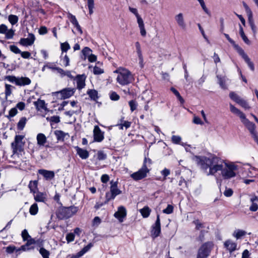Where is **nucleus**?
I'll use <instances>...</instances> for the list:
<instances>
[{
	"label": "nucleus",
	"mask_w": 258,
	"mask_h": 258,
	"mask_svg": "<svg viewBox=\"0 0 258 258\" xmlns=\"http://www.w3.org/2000/svg\"><path fill=\"white\" fill-rule=\"evenodd\" d=\"M37 144L39 146H44L47 142L45 135L42 133H39L36 136Z\"/></svg>",
	"instance_id": "nucleus-21"
},
{
	"label": "nucleus",
	"mask_w": 258,
	"mask_h": 258,
	"mask_svg": "<svg viewBox=\"0 0 258 258\" xmlns=\"http://www.w3.org/2000/svg\"><path fill=\"white\" fill-rule=\"evenodd\" d=\"M241 122L249 131L252 138L258 144V133L256 131V126L253 122L250 121L246 117L243 119Z\"/></svg>",
	"instance_id": "nucleus-6"
},
{
	"label": "nucleus",
	"mask_w": 258,
	"mask_h": 258,
	"mask_svg": "<svg viewBox=\"0 0 258 258\" xmlns=\"http://www.w3.org/2000/svg\"><path fill=\"white\" fill-rule=\"evenodd\" d=\"M76 149L77 153L82 159H86L89 157V152L86 150L83 149L79 147H76Z\"/></svg>",
	"instance_id": "nucleus-24"
},
{
	"label": "nucleus",
	"mask_w": 258,
	"mask_h": 258,
	"mask_svg": "<svg viewBox=\"0 0 258 258\" xmlns=\"http://www.w3.org/2000/svg\"><path fill=\"white\" fill-rule=\"evenodd\" d=\"M193 223L196 225V229L200 230L201 228H204V224L201 223L199 220H196L193 221Z\"/></svg>",
	"instance_id": "nucleus-59"
},
{
	"label": "nucleus",
	"mask_w": 258,
	"mask_h": 258,
	"mask_svg": "<svg viewBox=\"0 0 258 258\" xmlns=\"http://www.w3.org/2000/svg\"><path fill=\"white\" fill-rule=\"evenodd\" d=\"M31 81L30 79L27 77H18L17 81V86H25L29 85Z\"/></svg>",
	"instance_id": "nucleus-25"
},
{
	"label": "nucleus",
	"mask_w": 258,
	"mask_h": 258,
	"mask_svg": "<svg viewBox=\"0 0 258 258\" xmlns=\"http://www.w3.org/2000/svg\"><path fill=\"white\" fill-rule=\"evenodd\" d=\"M38 173L42 175L46 180H51L54 177L55 173L53 171L47 170L45 169H39Z\"/></svg>",
	"instance_id": "nucleus-17"
},
{
	"label": "nucleus",
	"mask_w": 258,
	"mask_h": 258,
	"mask_svg": "<svg viewBox=\"0 0 258 258\" xmlns=\"http://www.w3.org/2000/svg\"><path fill=\"white\" fill-rule=\"evenodd\" d=\"M234 48L237 50L238 53L241 56L245 62L247 63L250 69L253 71L254 70V66L253 63L251 61L248 56L245 53L244 50L238 45L236 44L234 41L233 43H231Z\"/></svg>",
	"instance_id": "nucleus-7"
},
{
	"label": "nucleus",
	"mask_w": 258,
	"mask_h": 258,
	"mask_svg": "<svg viewBox=\"0 0 258 258\" xmlns=\"http://www.w3.org/2000/svg\"><path fill=\"white\" fill-rule=\"evenodd\" d=\"M34 199L37 202L45 203L47 200V196L46 192H42L39 191L33 194Z\"/></svg>",
	"instance_id": "nucleus-14"
},
{
	"label": "nucleus",
	"mask_w": 258,
	"mask_h": 258,
	"mask_svg": "<svg viewBox=\"0 0 258 258\" xmlns=\"http://www.w3.org/2000/svg\"><path fill=\"white\" fill-rule=\"evenodd\" d=\"M171 141L173 144H179L181 141V138L179 136L173 135L171 137Z\"/></svg>",
	"instance_id": "nucleus-48"
},
{
	"label": "nucleus",
	"mask_w": 258,
	"mask_h": 258,
	"mask_svg": "<svg viewBox=\"0 0 258 258\" xmlns=\"http://www.w3.org/2000/svg\"><path fill=\"white\" fill-rule=\"evenodd\" d=\"M21 235L24 241H26L29 238H30V236L26 229L23 230Z\"/></svg>",
	"instance_id": "nucleus-60"
},
{
	"label": "nucleus",
	"mask_w": 258,
	"mask_h": 258,
	"mask_svg": "<svg viewBox=\"0 0 258 258\" xmlns=\"http://www.w3.org/2000/svg\"><path fill=\"white\" fill-rule=\"evenodd\" d=\"M38 211V205L36 203H34L32 204L30 209H29V212L30 214L32 215H35L37 214Z\"/></svg>",
	"instance_id": "nucleus-37"
},
{
	"label": "nucleus",
	"mask_w": 258,
	"mask_h": 258,
	"mask_svg": "<svg viewBox=\"0 0 258 258\" xmlns=\"http://www.w3.org/2000/svg\"><path fill=\"white\" fill-rule=\"evenodd\" d=\"M192 159L205 171L209 169L207 175H213L218 171H221L224 179H229L236 176L235 171L237 169V166L233 163H225L224 167L222 161L216 156H195Z\"/></svg>",
	"instance_id": "nucleus-1"
},
{
	"label": "nucleus",
	"mask_w": 258,
	"mask_h": 258,
	"mask_svg": "<svg viewBox=\"0 0 258 258\" xmlns=\"http://www.w3.org/2000/svg\"><path fill=\"white\" fill-rule=\"evenodd\" d=\"M85 76L84 75H78L75 79L77 88L79 90L83 88L85 86Z\"/></svg>",
	"instance_id": "nucleus-20"
},
{
	"label": "nucleus",
	"mask_w": 258,
	"mask_h": 258,
	"mask_svg": "<svg viewBox=\"0 0 258 258\" xmlns=\"http://www.w3.org/2000/svg\"><path fill=\"white\" fill-rule=\"evenodd\" d=\"M213 246V244L211 242H207L203 244L198 250L197 258H207L210 255Z\"/></svg>",
	"instance_id": "nucleus-5"
},
{
	"label": "nucleus",
	"mask_w": 258,
	"mask_h": 258,
	"mask_svg": "<svg viewBox=\"0 0 258 258\" xmlns=\"http://www.w3.org/2000/svg\"><path fill=\"white\" fill-rule=\"evenodd\" d=\"M106 157V155L103 151H100L97 153V159L99 160H105Z\"/></svg>",
	"instance_id": "nucleus-55"
},
{
	"label": "nucleus",
	"mask_w": 258,
	"mask_h": 258,
	"mask_svg": "<svg viewBox=\"0 0 258 258\" xmlns=\"http://www.w3.org/2000/svg\"><path fill=\"white\" fill-rule=\"evenodd\" d=\"M239 34H240L241 37L242 38V40L246 44L250 45V41L248 39V38L246 37V36L245 35L242 26H241V25H240V24L239 25Z\"/></svg>",
	"instance_id": "nucleus-30"
},
{
	"label": "nucleus",
	"mask_w": 258,
	"mask_h": 258,
	"mask_svg": "<svg viewBox=\"0 0 258 258\" xmlns=\"http://www.w3.org/2000/svg\"><path fill=\"white\" fill-rule=\"evenodd\" d=\"M87 94L93 100H96L98 99V92L95 90H89L87 91Z\"/></svg>",
	"instance_id": "nucleus-33"
},
{
	"label": "nucleus",
	"mask_w": 258,
	"mask_h": 258,
	"mask_svg": "<svg viewBox=\"0 0 258 258\" xmlns=\"http://www.w3.org/2000/svg\"><path fill=\"white\" fill-rule=\"evenodd\" d=\"M78 211V208L72 206L68 208H61L59 209L56 212L57 217L60 220L71 217Z\"/></svg>",
	"instance_id": "nucleus-4"
},
{
	"label": "nucleus",
	"mask_w": 258,
	"mask_h": 258,
	"mask_svg": "<svg viewBox=\"0 0 258 258\" xmlns=\"http://www.w3.org/2000/svg\"><path fill=\"white\" fill-rule=\"evenodd\" d=\"M197 1L199 2L201 7L202 8V9L204 11V12L206 14L210 15V13L208 9L207 8V7L206 6L204 1V0H197Z\"/></svg>",
	"instance_id": "nucleus-53"
},
{
	"label": "nucleus",
	"mask_w": 258,
	"mask_h": 258,
	"mask_svg": "<svg viewBox=\"0 0 258 258\" xmlns=\"http://www.w3.org/2000/svg\"><path fill=\"white\" fill-rule=\"evenodd\" d=\"M229 108H230V111L232 113H233V114H234L239 117V118L241 120V121L246 117V116L244 113H243L238 108L235 107L231 103L229 104Z\"/></svg>",
	"instance_id": "nucleus-16"
},
{
	"label": "nucleus",
	"mask_w": 258,
	"mask_h": 258,
	"mask_svg": "<svg viewBox=\"0 0 258 258\" xmlns=\"http://www.w3.org/2000/svg\"><path fill=\"white\" fill-rule=\"evenodd\" d=\"M224 246L230 252H232L236 250L237 244L231 240H228L225 242Z\"/></svg>",
	"instance_id": "nucleus-23"
},
{
	"label": "nucleus",
	"mask_w": 258,
	"mask_h": 258,
	"mask_svg": "<svg viewBox=\"0 0 258 258\" xmlns=\"http://www.w3.org/2000/svg\"><path fill=\"white\" fill-rule=\"evenodd\" d=\"M12 88L14 87L12 85L7 84H5V94L6 98L12 94Z\"/></svg>",
	"instance_id": "nucleus-44"
},
{
	"label": "nucleus",
	"mask_w": 258,
	"mask_h": 258,
	"mask_svg": "<svg viewBox=\"0 0 258 258\" xmlns=\"http://www.w3.org/2000/svg\"><path fill=\"white\" fill-rule=\"evenodd\" d=\"M24 136L22 135H16L15 137V141L11 144V147L14 154L18 151H21L25 143L23 141Z\"/></svg>",
	"instance_id": "nucleus-9"
},
{
	"label": "nucleus",
	"mask_w": 258,
	"mask_h": 258,
	"mask_svg": "<svg viewBox=\"0 0 258 258\" xmlns=\"http://www.w3.org/2000/svg\"><path fill=\"white\" fill-rule=\"evenodd\" d=\"M151 163L152 161L150 159L145 158L142 168L138 171L132 174L131 177L135 180H139L146 177L147 173L150 171L148 167H150Z\"/></svg>",
	"instance_id": "nucleus-3"
},
{
	"label": "nucleus",
	"mask_w": 258,
	"mask_h": 258,
	"mask_svg": "<svg viewBox=\"0 0 258 258\" xmlns=\"http://www.w3.org/2000/svg\"><path fill=\"white\" fill-rule=\"evenodd\" d=\"M151 212V209L148 206H145L140 210V212L144 218H147L149 216Z\"/></svg>",
	"instance_id": "nucleus-32"
},
{
	"label": "nucleus",
	"mask_w": 258,
	"mask_h": 258,
	"mask_svg": "<svg viewBox=\"0 0 258 258\" xmlns=\"http://www.w3.org/2000/svg\"><path fill=\"white\" fill-rule=\"evenodd\" d=\"M57 93L60 94L62 99L69 98L73 95L74 90L71 88H66L58 92Z\"/></svg>",
	"instance_id": "nucleus-18"
},
{
	"label": "nucleus",
	"mask_w": 258,
	"mask_h": 258,
	"mask_svg": "<svg viewBox=\"0 0 258 258\" xmlns=\"http://www.w3.org/2000/svg\"><path fill=\"white\" fill-rule=\"evenodd\" d=\"M8 20L10 23L14 25L16 24L18 21V17L14 15H10L9 16Z\"/></svg>",
	"instance_id": "nucleus-42"
},
{
	"label": "nucleus",
	"mask_w": 258,
	"mask_h": 258,
	"mask_svg": "<svg viewBox=\"0 0 258 258\" xmlns=\"http://www.w3.org/2000/svg\"><path fill=\"white\" fill-rule=\"evenodd\" d=\"M175 20L177 25L181 29H184L186 27L183 13H179L174 17Z\"/></svg>",
	"instance_id": "nucleus-13"
},
{
	"label": "nucleus",
	"mask_w": 258,
	"mask_h": 258,
	"mask_svg": "<svg viewBox=\"0 0 258 258\" xmlns=\"http://www.w3.org/2000/svg\"><path fill=\"white\" fill-rule=\"evenodd\" d=\"M39 253L43 258H49L50 252L44 247H41L39 250Z\"/></svg>",
	"instance_id": "nucleus-38"
},
{
	"label": "nucleus",
	"mask_w": 258,
	"mask_h": 258,
	"mask_svg": "<svg viewBox=\"0 0 258 258\" xmlns=\"http://www.w3.org/2000/svg\"><path fill=\"white\" fill-rule=\"evenodd\" d=\"M229 96L231 99H232L244 109H249L250 108V107L249 106L248 102L245 100L240 97L234 92H230Z\"/></svg>",
	"instance_id": "nucleus-8"
},
{
	"label": "nucleus",
	"mask_w": 258,
	"mask_h": 258,
	"mask_svg": "<svg viewBox=\"0 0 258 258\" xmlns=\"http://www.w3.org/2000/svg\"><path fill=\"white\" fill-rule=\"evenodd\" d=\"M56 139L58 141H64L66 136H69L68 134L59 130H56L54 132Z\"/></svg>",
	"instance_id": "nucleus-29"
},
{
	"label": "nucleus",
	"mask_w": 258,
	"mask_h": 258,
	"mask_svg": "<svg viewBox=\"0 0 258 258\" xmlns=\"http://www.w3.org/2000/svg\"><path fill=\"white\" fill-rule=\"evenodd\" d=\"M110 98L112 100L117 101L119 100V96L115 92H112L110 94Z\"/></svg>",
	"instance_id": "nucleus-63"
},
{
	"label": "nucleus",
	"mask_w": 258,
	"mask_h": 258,
	"mask_svg": "<svg viewBox=\"0 0 258 258\" xmlns=\"http://www.w3.org/2000/svg\"><path fill=\"white\" fill-rule=\"evenodd\" d=\"M67 17L70 20L71 22L73 24L74 26H75L77 24H79L76 17L74 15L71 14L70 13L68 12L67 13Z\"/></svg>",
	"instance_id": "nucleus-40"
},
{
	"label": "nucleus",
	"mask_w": 258,
	"mask_h": 258,
	"mask_svg": "<svg viewBox=\"0 0 258 258\" xmlns=\"http://www.w3.org/2000/svg\"><path fill=\"white\" fill-rule=\"evenodd\" d=\"M34 248V246L29 247L26 243L24 245H22L20 248L17 249V251L23 250V251H27L31 249H33Z\"/></svg>",
	"instance_id": "nucleus-50"
},
{
	"label": "nucleus",
	"mask_w": 258,
	"mask_h": 258,
	"mask_svg": "<svg viewBox=\"0 0 258 258\" xmlns=\"http://www.w3.org/2000/svg\"><path fill=\"white\" fill-rule=\"evenodd\" d=\"M10 49L11 51L13 52L14 53L16 54H19L21 53V50L19 49V48L16 45H12L10 46Z\"/></svg>",
	"instance_id": "nucleus-62"
},
{
	"label": "nucleus",
	"mask_w": 258,
	"mask_h": 258,
	"mask_svg": "<svg viewBox=\"0 0 258 258\" xmlns=\"http://www.w3.org/2000/svg\"><path fill=\"white\" fill-rule=\"evenodd\" d=\"M135 46L137 55L139 59V64L141 68H143L144 66V59L142 53L141 45L139 42H136L135 43Z\"/></svg>",
	"instance_id": "nucleus-19"
},
{
	"label": "nucleus",
	"mask_w": 258,
	"mask_h": 258,
	"mask_svg": "<svg viewBox=\"0 0 258 258\" xmlns=\"http://www.w3.org/2000/svg\"><path fill=\"white\" fill-rule=\"evenodd\" d=\"M161 174L163 176V180H164L166 179V177L170 174V170L165 168L161 171Z\"/></svg>",
	"instance_id": "nucleus-58"
},
{
	"label": "nucleus",
	"mask_w": 258,
	"mask_h": 258,
	"mask_svg": "<svg viewBox=\"0 0 258 258\" xmlns=\"http://www.w3.org/2000/svg\"><path fill=\"white\" fill-rule=\"evenodd\" d=\"M114 198H115V196H113V195L110 191V192H107L106 193V195H105V199H106L105 203H107L110 200L114 199Z\"/></svg>",
	"instance_id": "nucleus-61"
},
{
	"label": "nucleus",
	"mask_w": 258,
	"mask_h": 258,
	"mask_svg": "<svg viewBox=\"0 0 258 258\" xmlns=\"http://www.w3.org/2000/svg\"><path fill=\"white\" fill-rule=\"evenodd\" d=\"M131 122L128 121H124L123 122L118 123L117 125L119 126V129L123 130L124 127L126 129L131 126Z\"/></svg>",
	"instance_id": "nucleus-43"
},
{
	"label": "nucleus",
	"mask_w": 258,
	"mask_h": 258,
	"mask_svg": "<svg viewBox=\"0 0 258 258\" xmlns=\"http://www.w3.org/2000/svg\"><path fill=\"white\" fill-rule=\"evenodd\" d=\"M248 17V24L250 27V28L252 30V32L253 33V34L254 36H255L257 33V28L256 25H255L253 19V15L250 16Z\"/></svg>",
	"instance_id": "nucleus-26"
},
{
	"label": "nucleus",
	"mask_w": 258,
	"mask_h": 258,
	"mask_svg": "<svg viewBox=\"0 0 258 258\" xmlns=\"http://www.w3.org/2000/svg\"><path fill=\"white\" fill-rule=\"evenodd\" d=\"M61 61L65 67H68L70 65V58L67 54L61 58Z\"/></svg>",
	"instance_id": "nucleus-51"
},
{
	"label": "nucleus",
	"mask_w": 258,
	"mask_h": 258,
	"mask_svg": "<svg viewBox=\"0 0 258 258\" xmlns=\"http://www.w3.org/2000/svg\"><path fill=\"white\" fill-rule=\"evenodd\" d=\"M34 104L38 111L47 110L44 100L39 99L37 101L34 102Z\"/></svg>",
	"instance_id": "nucleus-22"
},
{
	"label": "nucleus",
	"mask_w": 258,
	"mask_h": 258,
	"mask_svg": "<svg viewBox=\"0 0 258 258\" xmlns=\"http://www.w3.org/2000/svg\"><path fill=\"white\" fill-rule=\"evenodd\" d=\"M243 6L245 9L247 17L253 15L252 12L248 5L244 2L242 3Z\"/></svg>",
	"instance_id": "nucleus-46"
},
{
	"label": "nucleus",
	"mask_w": 258,
	"mask_h": 258,
	"mask_svg": "<svg viewBox=\"0 0 258 258\" xmlns=\"http://www.w3.org/2000/svg\"><path fill=\"white\" fill-rule=\"evenodd\" d=\"M70 48V46L68 42H64L61 44V49L62 53L67 52Z\"/></svg>",
	"instance_id": "nucleus-52"
},
{
	"label": "nucleus",
	"mask_w": 258,
	"mask_h": 258,
	"mask_svg": "<svg viewBox=\"0 0 258 258\" xmlns=\"http://www.w3.org/2000/svg\"><path fill=\"white\" fill-rule=\"evenodd\" d=\"M35 40V37L32 33H29L26 38H21L20 40V44L23 46H28L32 45Z\"/></svg>",
	"instance_id": "nucleus-11"
},
{
	"label": "nucleus",
	"mask_w": 258,
	"mask_h": 258,
	"mask_svg": "<svg viewBox=\"0 0 258 258\" xmlns=\"http://www.w3.org/2000/svg\"><path fill=\"white\" fill-rule=\"evenodd\" d=\"M245 234V231L241 230H237L234 232L233 236L236 237L237 239H239L241 237L244 236Z\"/></svg>",
	"instance_id": "nucleus-41"
},
{
	"label": "nucleus",
	"mask_w": 258,
	"mask_h": 258,
	"mask_svg": "<svg viewBox=\"0 0 258 258\" xmlns=\"http://www.w3.org/2000/svg\"><path fill=\"white\" fill-rule=\"evenodd\" d=\"M18 77L14 76H7L5 77V79L9 81L10 82L15 83L17 85Z\"/></svg>",
	"instance_id": "nucleus-49"
},
{
	"label": "nucleus",
	"mask_w": 258,
	"mask_h": 258,
	"mask_svg": "<svg viewBox=\"0 0 258 258\" xmlns=\"http://www.w3.org/2000/svg\"><path fill=\"white\" fill-rule=\"evenodd\" d=\"M5 34L7 39H12L14 35V31L12 29L8 30Z\"/></svg>",
	"instance_id": "nucleus-56"
},
{
	"label": "nucleus",
	"mask_w": 258,
	"mask_h": 258,
	"mask_svg": "<svg viewBox=\"0 0 258 258\" xmlns=\"http://www.w3.org/2000/svg\"><path fill=\"white\" fill-rule=\"evenodd\" d=\"M93 244L92 243H89L87 245L85 246L81 251L80 252L82 253V255H83L85 253H86L87 251H88L90 248L93 247Z\"/></svg>",
	"instance_id": "nucleus-54"
},
{
	"label": "nucleus",
	"mask_w": 258,
	"mask_h": 258,
	"mask_svg": "<svg viewBox=\"0 0 258 258\" xmlns=\"http://www.w3.org/2000/svg\"><path fill=\"white\" fill-rule=\"evenodd\" d=\"M91 51H92L91 49L88 47H85L82 50V52L83 55L85 56V57H88L90 54V52Z\"/></svg>",
	"instance_id": "nucleus-64"
},
{
	"label": "nucleus",
	"mask_w": 258,
	"mask_h": 258,
	"mask_svg": "<svg viewBox=\"0 0 258 258\" xmlns=\"http://www.w3.org/2000/svg\"><path fill=\"white\" fill-rule=\"evenodd\" d=\"M93 132L94 138L95 141L100 142L103 140V134L102 133L101 130L97 125L95 126Z\"/></svg>",
	"instance_id": "nucleus-15"
},
{
	"label": "nucleus",
	"mask_w": 258,
	"mask_h": 258,
	"mask_svg": "<svg viewBox=\"0 0 258 258\" xmlns=\"http://www.w3.org/2000/svg\"><path fill=\"white\" fill-rule=\"evenodd\" d=\"M171 91L174 93V94L177 97V99L180 102L181 104L184 102V100L183 98L181 96L178 91L176 90L174 88L172 87L170 89Z\"/></svg>",
	"instance_id": "nucleus-39"
},
{
	"label": "nucleus",
	"mask_w": 258,
	"mask_h": 258,
	"mask_svg": "<svg viewBox=\"0 0 258 258\" xmlns=\"http://www.w3.org/2000/svg\"><path fill=\"white\" fill-rule=\"evenodd\" d=\"M126 216V210L124 207L120 206L118 208L117 212H116L114 216L120 222L123 221V219Z\"/></svg>",
	"instance_id": "nucleus-12"
},
{
	"label": "nucleus",
	"mask_w": 258,
	"mask_h": 258,
	"mask_svg": "<svg viewBox=\"0 0 258 258\" xmlns=\"http://www.w3.org/2000/svg\"><path fill=\"white\" fill-rule=\"evenodd\" d=\"M38 181L33 180L30 181L28 186L30 190V192L33 194H35L38 191Z\"/></svg>",
	"instance_id": "nucleus-28"
},
{
	"label": "nucleus",
	"mask_w": 258,
	"mask_h": 258,
	"mask_svg": "<svg viewBox=\"0 0 258 258\" xmlns=\"http://www.w3.org/2000/svg\"><path fill=\"white\" fill-rule=\"evenodd\" d=\"M218 79V83L220 85V87L223 89H227V86L226 85V79L225 77H220L219 76H217Z\"/></svg>",
	"instance_id": "nucleus-34"
},
{
	"label": "nucleus",
	"mask_w": 258,
	"mask_h": 258,
	"mask_svg": "<svg viewBox=\"0 0 258 258\" xmlns=\"http://www.w3.org/2000/svg\"><path fill=\"white\" fill-rule=\"evenodd\" d=\"M161 232V224L159 215H157L155 224L152 226L151 235L154 237H158Z\"/></svg>",
	"instance_id": "nucleus-10"
},
{
	"label": "nucleus",
	"mask_w": 258,
	"mask_h": 258,
	"mask_svg": "<svg viewBox=\"0 0 258 258\" xmlns=\"http://www.w3.org/2000/svg\"><path fill=\"white\" fill-rule=\"evenodd\" d=\"M114 73L118 74L116 80L121 85H127L131 83L133 80V76L131 72L125 69L119 68Z\"/></svg>",
	"instance_id": "nucleus-2"
},
{
	"label": "nucleus",
	"mask_w": 258,
	"mask_h": 258,
	"mask_svg": "<svg viewBox=\"0 0 258 258\" xmlns=\"http://www.w3.org/2000/svg\"><path fill=\"white\" fill-rule=\"evenodd\" d=\"M87 6L89 9V13L90 15H92L94 12V0H87Z\"/></svg>",
	"instance_id": "nucleus-35"
},
{
	"label": "nucleus",
	"mask_w": 258,
	"mask_h": 258,
	"mask_svg": "<svg viewBox=\"0 0 258 258\" xmlns=\"http://www.w3.org/2000/svg\"><path fill=\"white\" fill-rule=\"evenodd\" d=\"M128 104L132 112H133L137 109L138 104L136 101L133 100H131L129 101Z\"/></svg>",
	"instance_id": "nucleus-47"
},
{
	"label": "nucleus",
	"mask_w": 258,
	"mask_h": 258,
	"mask_svg": "<svg viewBox=\"0 0 258 258\" xmlns=\"http://www.w3.org/2000/svg\"><path fill=\"white\" fill-rule=\"evenodd\" d=\"M18 113V111L16 108H13L9 111V114L6 117L10 119L11 117L15 116Z\"/></svg>",
	"instance_id": "nucleus-45"
},
{
	"label": "nucleus",
	"mask_w": 258,
	"mask_h": 258,
	"mask_svg": "<svg viewBox=\"0 0 258 258\" xmlns=\"http://www.w3.org/2000/svg\"><path fill=\"white\" fill-rule=\"evenodd\" d=\"M111 183L110 191L115 197L116 196L120 195L121 193V191L117 188V182L111 181Z\"/></svg>",
	"instance_id": "nucleus-27"
},
{
	"label": "nucleus",
	"mask_w": 258,
	"mask_h": 258,
	"mask_svg": "<svg viewBox=\"0 0 258 258\" xmlns=\"http://www.w3.org/2000/svg\"><path fill=\"white\" fill-rule=\"evenodd\" d=\"M173 207L170 205H168L167 208L163 210V212L166 214H170L173 212Z\"/></svg>",
	"instance_id": "nucleus-57"
},
{
	"label": "nucleus",
	"mask_w": 258,
	"mask_h": 258,
	"mask_svg": "<svg viewBox=\"0 0 258 258\" xmlns=\"http://www.w3.org/2000/svg\"><path fill=\"white\" fill-rule=\"evenodd\" d=\"M27 119L25 117H22L17 124V127L19 130H22L26 123Z\"/></svg>",
	"instance_id": "nucleus-36"
},
{
	"label": "nucleus",
	"mask_w": 258,
	"mask_h": 258,
	"mask_svg": "<svg viewBox=\"0 0 258 258\" xmlns=\"http://www.w3.org/2000/svg\"><path fill=\"white\" fill-rule=\"evenodd\" d=\"M152 97V94L150 91H145L143 93L142 99L146 101V103L148 104Z\"/></svg>",
	"instance_id": "nucleus-31"
}]
</instances>
